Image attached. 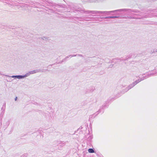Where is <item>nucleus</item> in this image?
<instances>
[{
  "label": "nucleus",
  "instance_id": "1",
  "mask_svg": "<svg viewBox=\"0 0 157 157\" xmlns=\"http://www.w3.org/2000/svg\"><path fill=\"white\" fill-rule=\"evenodd\" d=\"M140 80L141 79L139 78V79H138L137 80H136L132 83L130 84L128 87H127L122 91V93L124 94L125 92L128 91L129 90L131 89L138 83L141 82V81Z\"/></svg>",
  "mask_w": 157,
  "mask_h": 157
},
{
  "label": "nucleus",
  "instance_id": "2",
  "mask_svg": "<svg viewBox=\"0 0 157 157\" xmlns=\"http://www.w3.org/2000/svg\"><path fill=\"white\" fill-rule=\"evenodd\" d=\"M152 72H148L146 74H144L141 75H140L139 78L141 79L140 80L143 81L148 78L155 75V73L153 72V71H152Z\"/></svg>",
  "mask_w": 157,
  "mask_h": 157
},
{
  "label": "nucleus",
  "instance_id": "3",
  "mask_svg": "<svg viewBox=\"0 0 157 157\" xmlns=\"http://www.w3.org/2000/svg\"><path fill=\"white\" fill-rule=\"evenodd\" d=\"M131 11V9H125L118 10H113V11H101V12H102V13H101V14H105V15H108V14H109V13H114V12H116L118 11Z\"/></svg>",
  "mask_w": 157,
  "mask_h": 157
},
{
  "label": "nucleus",
  "instance_id": "4",
  "mask_svg": "<svg viewBox=\"0 0 157 157\" xmlns=\"http://www.w3.org/2000/svg\"><path fill=\"white\" fill-rule=\"evenodd\" d=\"M132 54H131L128 55L125 58L121 57L120 58H116L113 60V62L115 63H118L124 60H125L128 59L130 58L132 56Z\"/></svg>",
  "mask_w": 157,
  "mask_h": 157
},
{
  "label": "nucleus",
  "instance_id": "5",
  "mask_svg": "<svg viewBox=\"0 0 157 157\" xmlns=\"http://www.w3.org/2000/svg\"><path fill=\"white\" fill-rule=\"evenodd\" d=\"M30 73L31 74H35L37 73L38 72H45L44 70H41L40 69H38L36 70H34L32 71H30Z\"/></svg>",
  "mask_w": 157,
  "mask_h": 157
},
{
  "label": "nucleus",
  "instance_id": "6",
  "mask_svg": "<svg viewBox=\"0 0 157 157\" xmlns=\"http://www.w3.org/2000/svg\"><path fill=\"white\" fill-rule=\"evenodd\" d=\"M6 102H4L3 104L2 107L1 108V112L0 114V116L2 115H3L4 113V112L6 109Z\"/></svg>",
  "mask_w": 157,
  "mask_h": 157
},
{
  "label": "nucleus",
  "instance_id": "7",
  "mask_svg": "<svg viewBox=\"0 0 157 157\" xmlns=\"http://www.w3.org/2000/svg\"><path fill=\"white\" fill-rule=\"evenodd\" d=\"M78 11H81V12H83L84 13H86V14H89L90 13H91V10H85L84 9H78Z\"/></svg>",
  "mask_w": 157,
  "mask_h": 157
},
{
  "label": "nucleus",
  "instance_id": "8",
  "mask_svg": "<svg viewBox=\"0 0 157 157\" xmlns=\"http://www.w3.org/2000/svg\"><path fill=\"white\" fill-rule=\"evenodd\" d=\"M101 109H100L98 111H97L95 114H94L93 115H90L89 117V119L92 118H93V117L94 118L96 116H97L99 113L101 112Z\"/></svg>",
  "mask_w": 157,
  "mask_h": 157
},
{
  "label": "nucleus",
  "instance_id": "9",
  "mask_svg": "<svg viewBox=\"0 0 157 157\" xmlns=\"http://www.w3.org/2000/svg\"><path fill=\"white\" fill-rule=\"evenodd\" d=\"M93 138V136H90L87 139V144H91V140Z\"/></svg>",
  "mask_w": 157,
  "mask_h": 157
},
{
  "label": "nucleus",
  "instance_id": "10",
  "mask_svg": "<svg viewBox=\"0 0 157 157\" xmlns=\"http://www.w3.org/2000/svg\"><path fill=\"white\" fill-rule=\"evenodd\" d=\"M101 18H121V17H120V16H109V17H101Z\"/></svg>",
  "mask_w": 157,
  "mask_h": 157
},
{
  "label": "nucleus",
  "instance_id": "11",
  "mask_svg": "<svg viewBox=\"0 0 157 157\" xmlns=\"http://www.w3.org/2000/svg\"><path fill=\"white\" fill-rule=\"evenodd\" d=\"M102 13L101 11L96 10H91V13L92 14H97L98 13Z\"/></svg>",
  "mask_w": 157,
  "mask_h": 157
},
{
  "label": "nucleus",
  "instance_id": "12",
  "mask_svg": "<svg viewBox=\"0 0 157 157\" xmlns=\"http://www.w3.org/2000/svg\"><path fill=\"white\" fill-rule=\"evenodd\" d=\"M31 73H30V72L29 71L28 73H26L25 75H23V78H25V77H26L29 76L30 75H31Z\"/></svg>",
  "mask_w": 157,
  "mask_h": 157
},
{
  "label": "nucleus",
  "instance_id": "13",
  "mask_svg": "<svg viewBox=\"0 0 157 157\" xmlns=\"http://www.w3.org/2000/svg\"><path fill=\"white\" fill-rule=\"evenodd\" d=\"M23 75H16V78L21 79L23 78Z\"/></svg>",
  "mask_w": 157,
  "mask_h": 157
},
{
  "label": "nucleus",
  "instance_id": "14",
  "mask_svg": "<svg viewBox=\"0 0 157 157\" xmlns=\"http://www.w3.org/2000/svg\"><path fill=\"white\" fill-rule=\"evenodd\" d=\"M88 152L89 153H94V150L92 148H89L88 150Z\"/></svg>",
  "mask_w": 157,
  "mask_h": 157
},
{
  "label": "nucleus",
  "instance_id": "15",
  "mask_svg": "<svg viewBox=\"0 0 157 157\" xmlns=\"http://www.w3.org/2000/svg\"><path fill=\"white\" fill-rule=\"evenodd\" d=\"M5 76L7 77H11L12 78H16V75L10 76L8 75H5Z\"/></svg>",
  "mask_w": 157,
  "mask_h": 157
},
{
  "label": "nucleus",
  "instance_id": "16",
  "mask_svg": "<svg viewBox=\"0 0 157 157\" xmlns=\"http://www.w3.org/2000/svg\"><path fill=\"white\" fill-rule=\"evenodd\" d=\"M77 56V54H76V55H70L69 56H67L65 58L66 59H67V58H68L69 57H74V56Z\"/></svg>",
  "mask_w": 157,
  "mask_h": 157
},
{
  "label": "nucleus",
  "instance_id": "17",
  "mask_svg": "<svg viewBox=\"0 0 157 157\" xmlns=\"http://www.w3.org/2000/svg\"><path fill=\"white\" fill-rule=\"evenodd\" d=\"M156 52H157V49L155 48L153 49V50H151V53H153Z\"/></svg>",
  "mask_w": 157,
  "mask_h": 157
},
{
  "label": "nucleus",
  "instance_id": "18",
  "mask_svg": "<svg viewBox=\"0 0 157 157\" xmlns=\"http://www.w3.org/2000/svg\"><path fill=\"white\" fill-rule=\"evenodd\" d=\"M77 56L82 57H83V56L82 55L79 54H77Z\"/></svg>",
  "mask_w": 157,
  "mask_h": 157
},
{
  "label": "nucleus",
  "instance_id": "19",
  "mask_svg": "<svg viewBox=\"0 0 157 157\" xmlns=\"http://www.w3.org/2000/svg\"><path fill=\"white\" fill-rule=\"evenodd\" d=\"M58 144H61L62 145H61V146L62 145V146H64V145H65V143H58Z\"/></svg>",
  "mask_w": 157,
  "mask_h": 157
},
{
  "label": "nucleus",
  "instance_id": "20",
  "mask_svg": "<svg viewBox=\"0 0 157 157\" xmlns=\"http://www.w3.org/2000/svg\"><path fill=\"white\" fill-rule=\"evenodd\" d=\"M89 2H94V0H90Z\"/></svg>",
  "mask_w": 157,
  "mask_h": 157
},
{
  "label": "nucleus",
  "instance_id": "21",
  "mask_svg": "<svg viewBox=\"0 0 157 157\" xmlns=\"http://www.w3.org/2000/svg\"><path fill=\"white\" fill-rule=\"evenodd\" d=\"M17 97H16V98H15V101H16L17 99Z\"/></svg>",
  "mask_w": 157,
  "mask_h": 157
},
{
  "label": "nucleus",
  "instance_id": "22",
  "mask_svg": "<svg viewBox=\"0 0 157 157\" xmlns=\"http://www.w3.org/2000/svg\"><path fill=\"white\" fill-rule=\"evenodd\" d=\"M129 18H132V19H134V17H129Z\"/></svg>",
  "mask_w": 157,
  "mask_h": 157
},
{
  "label": "nucleus",
  "instance_id": "23",
  "mask_svg": "<svg viewBox=\"0 0 157 157\" xmlns=\"http://www.w3.org/2000/svg\"><path fill=\"white\" fill-rule=\"evenodd\" d=\"M155 75H157V71L156 72H155Z\"/></svg>",
  "mask_w": 157,
  "mask_h": 157
},
{
  "label": "nucleus",
  "instance_id": "24",
  "mask_svg": "<svg viewBox=\"0 0 157 157\" xmlns=\"http://www.w3.org/2000/svg\"><path fill=\"white\" fill-rule=\"evenodd\" d=\"M9 124H10V123H9V122H8V125Z\"/></svg>",
  "mask_w": 157,
  "mask_h": 157
},
{
  "label": "nucleus",
  "instance_id": "25",
  "mask_svg": "<svg viewBox=\"0 0 157 157\" xmlns=\"http://www.w3.org/2000/svg\"><path fill=\"white\" fill-rule=\"evenodd\" d=\"M0 75H2V74L1 73V72L0 71Z\"/></svg>",
  "mask_w": 157,
  "mask_h": 157
},
{
  "label": "nucleus",
  "instance_id": "26",
  "mask_svg": "<svg viewBox=\"0 0 157 157\" xmlns=\"http://www.w3.org/2000/svg\"><path fill=\"white\" fill-rule=\"evenodd\" d=\"M147 24H153V23L151 24V23H147Z\"/></svg>",
  "mask_w": 157,
  "mask_h": 157
},
{
  "label": "nucleus",
  "instance_id": "27",
  "mask_svg": "<svg viewBox=\"0 0 157 157\" xmlns=\"http://www.w3.org/2000/svg\"><path fill=\"white\" fill-rule=\"evenodd\" d=\"M91 15V16H95V15Z\"/></svg>",
  "mask_w": 157,
  "mask_h": 157
}]
</instances>
